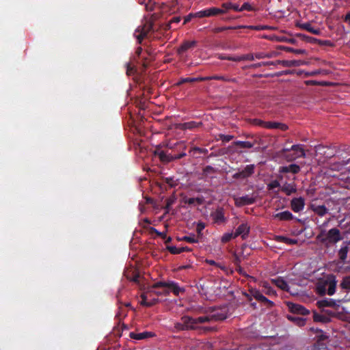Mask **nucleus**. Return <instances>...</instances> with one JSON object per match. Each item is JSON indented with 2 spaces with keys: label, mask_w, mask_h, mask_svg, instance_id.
<instances>
[{
  "label": "nucleus",
  "mask_w": 350,
  "mask_h": 350,
  "mask_svg": "<svg viewBox=\"0 0 350 350\" xmlns=\"http://www.w3.org/2000/svg\"><path fill=\"white\" fill-rule=\"evenodd\" d=\"M200 124H201V123H196L195 122H185V123H183V124H178L176 126V128L178 129H181V130L192 129L193 128L198 127Z\"/></svg>",
  "instance_id": "nucleus-25"
},
{
  "label": "nucleus",
  "mask_w": 350,
  "mask_h": 350,
  "mask_svg": "<svg viewBox=\"0 0 350 350\" xmlns=\"http://www.w3.org/2000/svg\"><path fill=\"white\" fill-rule=\"evenodd\" d=\"M167 250L173 254H180L183 252H191V249L188 247H176L175 246H167Z\"/></svg>",
  "instance_id": "nucleus-27"
},
{
  "label": "nucleus",
  "mask_w": 350,
  "mask_h": 350,
  "mask_svg": "<svg viewBox=\"0 0 350 350\" xmlns=\"http://www.w3.org/2000/svg\"><path fill=\"white\" fill-rule=\"evenodd\" d=\"M180 321H183L185 330H197L198 325H196L195 319L189 316H183L181 317Z\"/></svg>",
  "instance_id": "nucleus-12"
},
{
  "label": "nucleus",
  "mask_w": 350,
  "mask_h": 350,
  "mask_svg": "<svg viewBox=\"0 0 350 350\" xmlns=\"http://www.w3.org/2000/svg\"><path fill=\"white\" fill-rule=\"evenodd\" d=\"M310 208L320 217H323L328 213V209L325 205H316L312 204L310 205Z\"/></svg>",
  "instance_id": "nucleus-18"
},
{
  "label": "nucleus",
  "mask_w": 350,
  "mask_h": 350,
  "mask_svg": "<svg viewBox=\"0 0 350 350\" xmlns=\"http://www.w3.org/2000/svg\"><path fill=\"white\" fill-rule=\"evenodd\" d=\"M152 29V24L150 22L146 23L143 26H139L137 29L136 32H139L138 35H136V38L138 42L140 44L148 34V33Z\"/></svg>",
  "instance_id": "nucleus-11"
},
{
  "label": "nucleus",
  "mask_w": 350,
  "mask_h": 350,
  "mask_svg": "<svg viewBox=\"0 0 350 350\" xmlns=\"http://www.w3.org/2000/svg\"><path fill=\"white\" fill-rule=\"evenodd\" d=\"M198 329L201 333H208L215 331V328L213 327H202L199 326Z\"/></svg>",
  "instance_id": "nucleus-54"
},
{
  "label": "nucleus",
  "mask_w": 350,
  "mask_h": 350,
  "mask_svg": "<svg viewBox=\"0 0 350 350\" xmlns=\"http://www.w3.org/2000/svg\"><path fill=\"white\" fill-rule=\"evenodd\" d=\"M282 49L287 52H291V53H294L296 54H306L307 53L306 51L304 49H295L293 48L288 47V46H283Z\"/></svg>",
  "instance_id": "nucleus-39"
},
{
  "label": "nucleus",
  "mask_w": 350,
  "mask_h": 350,
  "mask_svg": "<svg viewBox=\"0 0 350 350\" xmlns=\"http://www.w3.org/2000/svg\"><path fill=\"white\" fill-rule=\"evenodd\" d=\"M255 166L253 164L247 165L241 171L235 173L232 177L235 179H245L251 176L254 173Z\"/></svg>",
  "instance_id": "nucleus-8"
},
{
  "label": "nucleus",
  "mask_w": 350,
  "mask_h": 350,
  "mask_svg": "<svg viewBox=\"0 0 350 350\" xmlns=\"http://www.w3.org/2000/svg\"><path fill=\"white\" fill-rule=\"evenodd\" d=\"M176 198L174 196H172L166 200V205L165 206V214L168 213L171 206L175 202Z\"/></svg>",
  "instance_id": "nucleus-37"
},
{
  "label": "nucleus",
  "mask_w": 350,
  "mask_h": 350,
  "mask_svg": "<svg viewBox=\"0 0 350 350\" xmlns=\"http://www.w3.org/2000/svg\"><path fill=\"white\" fill-rule=\"evenodd\" d=\"M237 29V27H215V28L213 29L212 31H213V32L217 33H220V32L224 31L228 29Z\"/></svg>",
  "instance_id": "nucleus-46"
},
{
  "label": "nucleus",
  "mask_w": 350,
  "mask_h": 350,
  "mask_svg": "<svg viewBox=\"0 0 350 350\" xmlns=\"http://www.w3.org/2000/svg\"><path fill=\"white\" fill-rule=\"evenodd\" d=\"M211 216L216 222H221L225 220L223 209L221 208H217L213 213H212Z\"/></svg>",
  "instance_id": "nucleus-29"
},
{
  "label": "nucleus",
  "mask_w": 350,
  "mask_h": 350,
  "mask_svg": "<svg viewBox=\"0 0 350 350\" xmlns=\"http://www.w3.org/2000/svg\"><path fill=\"white\" fill-rule=\"evenodd\" d=\"M254 55L252 54H247L243 56H237V59H236L238 62L243 61V60H254Z\"/></svg>",
  "instance_id": "nucleus-52"
},
{
  "label": "nucleus",
  "mask_w": 350,
  "mask_h": 350,
  "mask_svg": "<svg viewBox=\"0 0 350 350\" xmlns=\"http://www.w3.org/2000/svg\"><path fill=\"white\" fill-rule=\"evenodd\" d=\"M226 13V10L217 8H211L207 10H204L202 11H200L196 13L197 17L203 18V17H210L213 16H217L219 14H222Z\"/></svg>",
  "instance_id": "nucleus-7"
},
{
  "label": "nucleus",
  "mask_w": 350,
  "mask_h": 350,
  "mask_svg": "<svg viewBox=\"0 0 350 350\" xmlns=\"http://www.w3.org/2000/svg\"><path fill=\"white\" fill-rule=\"evenodd\" d=\"M193 82H198V77H196V78H191V77L182 78L179 80V81H178L176 83V85L178 86L185 83H193Z\"/></svg>",
  "instance_id": "nucleus-40"
},
{
  "label": "nucleus",
  "mask_w": 350,
  "mask_h": 350,
  "mask_svg": "<svg viewBox=\"0 0 350 350\" xmlns=\"http://www.w3.org/2000/svg\"><path fill=\"white\" fill-rule=\"evenodd\" d=\"M135 71V66L131 65V64H127V70L126 73L128 75H132Z\"/></svg>",
  "instance_id": "nucleus-62"
},
{
  "label": "nucleus",
  "mask_w": 350,
  "mask_h": 350,
  "mask_svg": "<svg viewBox=\"0 0 350 350\" xmlns=\"http://www.w3.org/2000/svg\"><path fill=\"white\" fill-rule=\"evenodd\" d=\"M250 29H254V30H264V29H272L271 27L267 26V25H256V26H250Z\"/></svg>",
  "instance_id": "nucleus-55"
},
{
  "label": "nucleus",
  "mask_w": 350,
  "mask_h": 350,
  "mask_svg": "<svg viewBox=\"0 0 350 350\" xmlns=\"http://www.w3.org/2000/svg\"><path fill=\"white\" fill-rule=\"evenodd\" d=\"M320 74L327 75V74H329V71H327L326 70L318 69L317 70H314V71H312L310 72H305V75L307 77L315 76L317 75H320Z\"/></svg>",
  "instance_id": "nucleus-42"
},
{
  "label": "nucleus",
  "mask_w": 350,
  "mask_h": 350,
  "mask_svg": "<svg viewBox=\"0 0 350 350\" xmlns=\"http://www.w3.org/2000/svg\"><path fill=\"white\" fill-rule=\"evenodd\" d=\"M219 137L221 140H222L223 142H230V140H232L234 138V136L231 135L220 134V135H219Z\"/></svg>",
  "instance_id": "nucleus-58"
},
{
  "label": "nucleus",
  "mask_w": 350,
  "mask_h": 350,
  "mask_svg": "<svg viewBox=\"0 0 350 350\" xmlns=\"http://www.w3.org/2000/svg\"><path fill=\"white\" fill-rule=\"evenodd\" d=\"M275 218H278L281 221H288L293 218L292 213L288 211L278 213L274 215Z\"/></svg>",
  "instance_id": "nucleus-24"
},
{
  "label": "nucleus",
  "mask_w": 350,
  "mask_h": 350,
  "mask_svg": "<svg viewBox=\"0 0 350 350\" xmlns=\"http://www.w3.org/2000/svg\"><path fill=\"white\" fill-rule=\"evenodd\" d=\"M234 10L237 12H242L243 10L252 11L253 8L249 3H244L241 8L239 6L234 7Z\"/></svg>",
  "instance_id": "nucleus-38"
},
{
  "label": "nucleus",
  "mask_w": 350,
  "mask_h": 350,
  "mask_svg": "<svg viewBox=\"0 0 350 350\" xmlns=\"http://www.w3.org/2000/svg\"><path fill=\"white\" fill-rule=\"evenodd\" d=\"M314 321L316 322H326L327 318L323 315L319 314L316 312L314 313L313 316Z\"/></svg>",
  "instance_id": "nucleus-51"
},
{
  "label": "nucleus",
  "mask_w": 350,
  "mask_h": 350,
  "mask_svg": "<svg viewBox=\"0 0 350 350\" xmlns=\"http://www.w3.org/2000/svg\"><path fill=\"white\" fill-rule=\"evenodd\" d=\"M319 308H323L325 307H336L337 306L336 301L333 299H323L317 301V303Z\"/></svg>",
  "instance_id": "nucleus-26"
},
{
  "label": "nucleus",
  "mask_w": 350,
  "mask_h": 350,
  "mask_svg": "<svg viewBox=\"0 0 350 350\" xmlns=\"http://www.w3.org/2000/svg\"><path fill=\"white\" fill-rule=\"evenodd\" d=\"M336 285V282L335 281H332V282H329V287H328V289H327V294L329 295H332L335 293Z\"/></svg>",
  "instance_id": "nucleus-50"
},
{
  "label": "nucleus",
  "mask_w": 350,
  "mask_h": 350,
  "mask_svg": "<svg viewBox=\"0 0 350 350\" xmlns=\"http://www.w3.org/2000/svg\"><path fill=\"white\" fill-rule=\"evenodd\" d=\"M297 26L304 30H306L313 34L319 35L321 33V30L319 29H314L312 27L310 23H305L301 24H298Z\"/></svg>",
  "instance_id": "nucleus-23"
},
{
  "label": "nucleus",
  "mask_w": 350,
  "mask_h": 350,
  "mask_svg": "<svg viewBox=\"0 0 350 350\" xmlns=\"http://www.w3.org/2000/svg\"><path fill=\"white\" fill-rule=\"evenodd\" d=\"M165 287L170 289L175 295H178L180 293H183L185 289L180 288L177 284L172 281L169 282H158L153 284V288Z\"/></svg>",
  "instance_id": "nucleus-3"
},
{
  "label": "nucleus",
  "mask_w": 350,
  "mask_h": 350,
  "mask_svg": "<svg viewBox=\"0 0 350 350\" xmlns=\"http://www.w3.org/2000/svg\"><path fill=\"white\" fill-rule=\"evenodd\" d=\"M250 122L253 125L259 126H261L263 128L267 127V122H265L260 119L254 118V119L250 120Z\"/></svg>",
  "instance_id": "nucleus-41"
},
{
  "label": "nucleus",
  "mask_w": 350,
  "mask_h": 350,
  "mask_svg": "<svg viewBox=\"0 0 350 350\" xmlns=\"http://www.w3.org/2000/svg\"><path fill=\"white\" fill-rule=\"evenodd\" d=\"M153 285L148 287L147 291L142 293V301L140 304L146 307H151L159 302V299L153 297L154 295H168L170 294L169 290H164L163 291H157L154 290Z\"/></svg>",
  "instance_id": "nucleus-2"
},
{
  "label": "nucleus",
  "mask_w": 350,
  "mask_h": 350,
  "mask_svg": "<svg viewBox=\"0 0 350 350\" xmlns=\"http://www.w3.org/2000/svg\"><path fill=\"white\" fill-rule=\"evenodd\" d=\"M279 172L280 173L292 172L293 174H296L300 172V167L297 164H291L288 166L281 167Z\"/></svg>",
  "instance_id": "nucleus-16"
},
{
  "label": "nucleus",
  "mask_w": 350,
  "mask_h": 350,
  "mask_svg": "<svg viewBox=\"0 0 350 350\" xmlns=\"http://www.w3.org/2000/svg\"><path fill=\"white\" fill-rule=\"evenodd\" d=\"M235 146H239L243 148H251L254 146V144L250 142L237 141L234 142Z\"/></svg>",
  "instance_id": "nucleus-34"
},
{
  "label": "nucleus",
  "mask_w": 350,
  "mask_h": 350,
  "mask_svg": "<svg viewBox=\"0 0 350 350\" xmlns=\"http://www.w3.org/2000/svg\"><path fill=\"white\" fill-rule=\"evenodd\" d=\"M219 59H226V60H230V61H234V62H237L236 59H237V57H230V56H223V55H219Z\"/></svg>",
  "instance_id": "nucleus-63"
},
{
  "label": "nucleus",
  "mask_w": 350,
  "mask_h": 350,
  "mask_svg": "<svg viewBox=\"0 0 350 350\" xmlns=\"http://www.w3.org/2000/svg\"><path fill=\"white\" fill-rule=\"evenodd\" d=\"M217 172V170L213 167L211 165L206 166L203 170V175L205 176H208L209 174H214Z\"/></svg>",
  "instance_id": "nucleus-44"
},
{
  "label": "nucleus",
  "mask_w": 350,
  "mask_h": 350,
  "mask_svg": "<svg viewBox=\"0 0 350 350\" xmlns=\"http://www.w3.org/2000/svg\"><path fill=\"white\" fill-rule=\"evenodd\" d=\"M278 187H280V183L277 180H273L267 185V189L269 190L273 189Z\"/></svg>",
  "instance_id": "nucleus-57"
},
{
  "label": "nucleus",
  "mask_w": 350,
  "mask_h": 350,
  "mask_svg": "<svg viewBox=\"0 0 350 350\" xmlns=\"http://www.w3.org/2000/svg\"><path fill=\"white\" fill-rule=\"evenodd\" d=\"M191 151H193V152H198L199 153H201V154H207L208 153V150L206 149V148H199V147H193L191 149L190 152Z\"/></svg>",
  "instance_id": "nucleus-60"
},
{
  "label": "nucleus",
  "mask_w": 350,
  "mask_h": 350,
  "mask_svg": "<svg viewBox=\"0 0 350 350\" xmlns=\"http://www.w3.org/2000/svg\"><path fill=\"white\" fill-rule=\"evenodd\" d=\"M256 202V198L248 195L234 198V203L237 206H243L245 205L252 204Z\"/></svg>",
  "instance_id": "nucleus-13"
},
{
  "label": "nucleus",
  "mask_w": 350,
  "mask_h": 350,
  "mask_svg": "<svg viewBox=\"0 0 350 350\" xmlns=\"http://www.w3.org/2000/svg\"><path fill=\"white\" fill-rule=\"evenodd\" d=\"M305 83L306 85H323V86L328 85V84H329V83H327L326 81H314V80L306 81Z\"/></svg>",
  "instance_id": "nucleus-45"
},
{
  "label": "nucleus",
  "mask_w": 350,
  "mask_h": 350,
  "mask_svg": "<svg viewBox=\"0 0 350 350\" xmlns=\"http://www.w3.org/2000/svg\"><path fill=\"white\" fill-rule=\"evenodd\" d=\"M154 334L150 332H144L139 334L131 332L129 336L135 340H143L150 337H152Z\"/></svg>",
  "instance_id": "nucleus-21"
},
{
  "label": "nucleus",
  "mask_w": 350,
  "mask_h": 350,
  "mask_svg": "<svg viewBox=\"0 0 350 350\" xmlns=\"http://www.w3.org/2000/svg\"><path fill=\"white\" fill-rule=\"evenodd\" d=\"M275 240L279 242L286 243L287 245H295L297 243V239H289L283 236L276 237Z\"/></svg>",
  "instance_id": "nucleus-32"
},
{
  "label": "nucleus",
  "mask_w": 350,
  "mask_h": 350,
  "mask_svg": "<svg viewBox=\"0 0 350 350\" xmlns=\"http://www.w3.org/2000/svg\"><path fill=\"white\" fill-rule=\"evenodd\" d=\"M234 238V233H226L221 237V242L226 243Z\"/></svg>",
  "instance_id": "nucleus-56"
},
{
  "label": "nucleus",
  "mask_w": 350,
  "mask_h": 350,
  "mask_svg": "<svg viewBox=\"0 0 350 350\" xmlns=\"http://www.w3.org/2000/svg\"><path fill=\"white\" fill-rule=\"evenodd\" d=\"M174 328L178 330V331H184L185 330V327H184V325H183V321H180V322H178V323H176L174 324Z\"/></svg>",
  "instance_id": "nucleus-61"
},
{
  "label": "nucleus",
  "mask_w": 350,
  "mask_h": 350,
  "mask_svg": "<svg viewBox=\"0 0 350 350\" xmlns=\"http://www.w3.org/2000/svg\"><path fill=\"white\" fill-rule=\"evenodd\" d=\"M291 150L295 151L296 153V155L295 156L286 155V159L288 161H292L299 157H302V158L306 157L305 150L303 148V145H300V144L293 145L291 146V148L283 149L282 152H288Z\"/></svg>",
  "instance_id": "nucleus-4"
},
{
  "label": "nucleus",
  "mask_w": 350,
  "mask_h": 350,
  "mask_svg": "<svg viewBox=\"0 0 350 350\" xmlns=\"http://www.w3.org/2000/svg\"><path fill=\"white\" fill-rule=\"evenodd\" d=\"M340 287L343 289L350 290V275H347L343 278Z\"/></svg>",
  "instance_id": "nucleus-36"
},
{
  "label": "nucleus",
  "mask_w": 350,
  "mask_h": 350,
  "mask_svg": "<svg viewBox=\"0 0 350 350\" xmlns=\"http://www.w3.org/2000/svg\"><path fill=\"white\" fill-rule=\"evenodd\" d=\"M266 129H280L281 131H286L288 129V126L284 123L278 122H267V127Z\"/></svg>",
  "instance_id": "nucleus-19"
},
{
  "label": "nucleus",
  "mask_w": 350,
  "mask_h": 350,
  "mask_svg": "<svg viewBox=\"0 0 350 350\" xmlns=\"http://www.w3.org/2000/svg\"><path fill=\"white\" fill-rule=\"evenodd\" d=\"M196 44V41H191V42H183L181 46L178 49V53L179 54L183 53V52L186 51L189 49L195 46Z\"/></svg>",
  "instance_id": "nucleus-30"
},
{
  "label": "nucleus",
  "mask_w": 350,
  "mask_h": 350,
  "mask_svg": "<svg viewBox=\"0 0 350 350\" xmlns=\"http://www.w3.org/2000/svg\"><path fill=\"white\" fill-rule=\"evenodd\" d=\"M226 318L224 314H214L208 316L199 317L195 319L196 325L202 324L211 321H217L224 320Z\"/></svg>",
  "instance_id": "nucleus-6"
},
{
  "label": "nucleus",
  "mask_w": 350,
  "mask_h": 350,
  "mask_svg": "<svg viewBox=\"0 0 350 350\" xmlns=\"http://www.w3.org/2000/svg\"><path fill=\"white\" fill-rule=\"evenodd\" d=\"M295 36L299 38L301 40L305 41L308 43H315L316 41H317V38H312L310 36H306L305 34H302V33H297L295 35Z\"/></svg>",
  "instance_id": "nucleus-33"
},
{
  "label": "nucleus",
  "mask_w": 350,
  "mask_h": 350,
  "mask_svg": "<svg viewBox=\"0 0 350 350\" xmlns=\"http://www.w3.org/2000/svg\"><path fill=\"white\" fill-rule=\"evenodd\" d=\"M281 190L287 196H290L291 193H295L297 191V188L295 183H286L282 187Z\"/></svg>",
  "instance_id": "nucleus-22"
},
{
  "label": "nucleus",
  "mask_w": 350,
  "mask_h": 350,
  "mask_svg": "<svg viewBox=\"0 0 350 350\" xmlns=\"http://www.w3.org/2000/svg\"><path fill=\"white\" fill-rule=\"evenodd\" d=\"M286 318L291 322L299 327H302L306 324V319L301 317H297L292 315H287Z\"/></svg>",
  "instance_id": "nucleus-31"
},
{
  "label": "nucleus",
  "mask_w": 350,
  "mask_h": 350,
  "mask_svg": "<svg viewBox=\"0 0 350 350\" xmlns=\"http://www.w3.org/2000/svg\"><path fill=\"white\" fill-rule=\"evenodd\" d=\"M205 228V224L202 222H200L197 225L196 231L198 234L201 233V231Z\"/></svg>",
  "instance_id": "nucleus-64"
},
{
  "label": "nucleus",
  "mask_w": 350,
  "mask_h": 350,
  "mask_svg": "<svg viewBox=\"0 0 350 350\" xmlns=\"http://www.w3.org/2000/svg\"><path fill=\"white\" fill-rule=\"evenodd\" d=\"M278 41L280 42H286L291 44H295L297 43V40L294 38H287L285 36H280L277 38Z\"/></svg>",
  "instance_id": "nucleus-47"
},
{
  "label": "nucleus",
  "mask_w": 350,
  "mask_h": 350,
  "mask_svg": "<svg viewBox=\"0 0 350 350\" xmlns=\"http://www.w3.org/2000/svg\"><path fill=\"white\" fill-rule=\"evenodd\" d=\"M277 63H281L280 65L284 67H297L306 64L302 60H281Z\"/></svg>",
  "instance_id": "nucleus-17"
},
{
  "label": "nucleus",
  "mask_w": 350,
  "mask_h": 350,
  "mask_svg": "<svg viewBox=\"0 0 350 350\" xmlns=\"http://www.w3.org/2000/svg\"><path fill=\"white\" fill-rule=\"evenodd\" d=\"M214 80H221L224 81H231V82H237L235 79H230L227 78L224 76H219V75H213V77Z\"/></svg>",
  "instance_id": "nucleus-48"
},
{
  "label": "nucleus",
  "mask_w": 350,
  "mask_h": 350,
  "mask_svg": "<svg viewBox=\"0 0 350 350\" xmlns=\"http://www.w3.org/2000/svg\"><path fill=\"white\" fill-rule=\"evenodd\" d=\"M349 248L348 245H345L341 247V248L338 250V258L341 262H345L347 258V254L349 252Z\"/></svg>",
  "instance_id": "nucleus-28"
},
{
  "label": "nucleus",
  "mask_w": 350,
  "mask_h": 350,
  "mask_svg": "<svg viewBox=\"0 0 350 350\" xmlns=\"http://www.w3.org/2000/svg\"><path fill=\"white\" fill-rule=\"evenodd\" d=\"M304 200L303 198H293L291 202V207L294 212H299L304 207Z\"/></svg>",
  "instance_id": "nucleus-15"
},
{
  "label": "nucleus",
  "mask_w": 350,
  "mask_h": 350,
  "mask_svg": "<svg viewBox=\"0 0 350 350\" xmlns=\"http://www.w3.org/2000/svg\"><path fill=\"white\" fill-rule=\"evenodd\" d=\"M154 154L157 155L161 161L163 163H169L174 160L181 159L186 155L185 152H182L179 154L173 156L170 154H167L163 150H160L159 149L154 151Z\"/></svg>",
  "instance_id": "nucleus-5"
},
{
  "label": "nucleus",
  "mask_w": 350,
  "mask_h": 350,
  "mask_svg": "<svg viewBox=\"0 0 350 350\" xmlns=\"http://www.w3.org/2000/svg\"><path fill=\"white\" fill-rule=\"evenodd\" d=\"M271 282L276 285L278 288L287 292L289 291V288L287 282L281 277H278L271 280Z\"/></svg>",
  "instance_id": "nucleus-20"
},
{
  "label": "nucleus",
  "mask_w": 350,
  "mask_h": 350,
  "mask_svg": "<svg viewBox=\"0 0 350 350\" xmlns=\"http://www.w3.org/2000/svg\"><path fill=\"white\" fill-rule=\"evenodd\" d=\"M250 230V227L247 225V224H241L236 230L234 233V239L241 236L243 239H245Z\"/></svg>",
  "instance_id": "nucleus-14"
},
{
  "label": "nucleus",
  "mask_w": 350,
  "mask_h": 350,
  "mask_svg": "<svg viewBox=\"0 0 350 350\" xmlns=\"http://www.w3.org/2000/svg\"><path fill=\"white\" fill-rule=\"evenodd\" d=\"M250 292L252 297H254L258 301L263 303L265 306H267L268 308H271L273 306V302L265 297L258 290L252 288L250 291Z\"/></svg>",
  "instance_id": "nucleus-9"
},
{
  "label": "nucleus",
  "mask_w": 350,
  "mask_h": 350,
  "mask_svg": "<svg viewBox=\"0 0 350 350\" xmlns=\"http://www.w3.org/2000/svg\"><path fill=\"white\" fill-rule=\"evenodd\" d=\"M343 239L341 232L337 228L329 230L321 228L316 240L326 248L336 245Z\"/></svg>",
  "instance_id": "nucleus-1"
},
{
  "label": "nucleus",
  "mask_w": 350,
  "mask_h": 350,
  "mask_svg": "<svg viewBox=\"0 0 350 350\" xmlns=\"http://www.w3.org/2000/svg\"><path fill=\"white\" fill-rule=\"evenodd\" d=\"M183 202L185 204H193L195 202H197L198 204H202L203 203V199L200 198H184Z\"/></svg>",
  "instance_id": "nucleus-35"
},
{
  "label": "nucleus",
  "mask_w": 350,
  "mask_h": 350,
  "mask_svg": "<svg viewBox=\"0 0 350 350\" xmlns=\"http://www.w3.org/2000/svg\"><path fill=\"white\" fill-rule=\"evenodd\" d=\"M180 19L181 18L180 16L173 17L166 25L165 29H170L171 28L174 27L173 24L178 23L180 21Z\"/></svg>",
  "instance_id": "nucleus-43"
},
{
  "label": "nucleus",
  "mask_w": 350,
  "mask_h": 350,
  "mask_svg": "<svg viewBox=\"0 0 350 350\" xmlns=\"http://www.w3.org/2000/svg\"><path fill=\"white\" fill-rule=\"evenodd\" d=\"M178 240L185 241L189 242V243H198V240L196 239L194 237V235H193V236H185V237H183L181 239H178Z\"/></svg>",
  "instance_id": "nucleus-53"
},
{
  "label": "nucleus",
  "mask_w": 350,
  "mask_h": 350,
  "mask_svg": "<svg viewBox=\"0 0 350 350\" xmlns=\"http://www.w3.org/2000/svg\"><path fill=\"white\" fill-rule=\"evenodd\" d=\"M315 43L320 46H327L330 47H333L334 46V44L329 40H321L317 39V41H316Z\"/></svg>",
  "instance_id": "nucleus-49"
},
{
  "label": "nucleus",
  "mask_w": 350,
  "mask_h": 350,
  "mask_svg": "<svg viewBox=\"0 0 350 350\" xmlns=\"http://www.w3.org/2000/svg\"><path fill=\"white\" fill-rule=\"evenodd\" d=\"M223 10H226V12L229 9L234 10V7L239 6L238 5L232 4L231 3H224L221 5Z\"/></svg>",
  "instance_id": "nucleus-59"
},
{
  "label": "nucleus",
  "mask_w": 350,
  "mask_h": 350,
  "mask_svg": "<svg viewBox=\"0 0 350 350\" xmlns=\"http://www.w3.org/2000/svg\"><path fill=\"white\" fill-rule=\"evenodd\" d=\"M286 305L289 311L292 313L301 315H308L310 313L308 310L300 304L287 302Z\"/></svg>",
  "instance_id": "nucleus-10"
}]
</instances>
